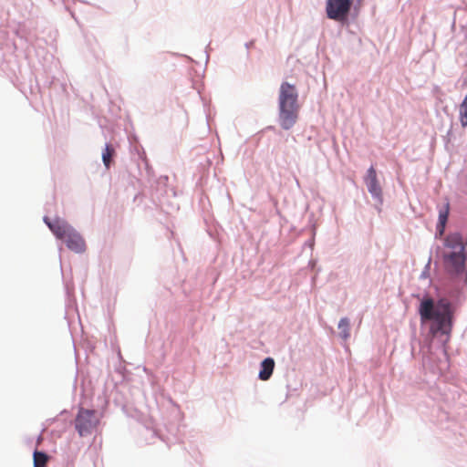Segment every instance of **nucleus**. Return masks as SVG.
<instances>
[{
  "label": "nucleus",
  "mask_w": 467,
  "mask_h": 467,
  "mask_svg": "<svg viewBox=\"0 0 467 467\" xmlns=\"http://www.w3.org/2000/svg\"><path fill=\"white\" fill-rule=\"evenodd\" d=\"M275 368V360L272 358H265L261 363L259 379L261 380H268L273 374Z\"/></svg>",
  "instance_id": "obj_9"
},
{
  "label": "nucleus",
  "mask_w": 467,
  "mask_h": 467,
  "mask_svg": "<svg viewBox=\"0 0 467 467\" xmlns=\"http://www.w3.org/2000/svg\"><path fill=\"white\" fill-rule=\"evenodd\" d=\"M338 328L342 337L347 339L349 337V320L347 317L341 318L338 323Z\"/></svg>",
  "instance_id": "obj_13"
},
{
  "label": "nucleus",
  "mask_w": 467,
  "mask_h": 467,
  "mask_svg": "<svg viewBox=\"0 0 467 467\" xmlns=\"http://www.w3.org/2000/svg\"><path fill=\"white\" fill-rule=\"evenodd\" d=\"M114 154H115L114 148L111 145L107 144L103 150V153H102V161H103L104 165L107 168L109 167L110 162H111V158L113 157Z\"/></svg>",
  "instance_id": "obj_12"
},
{
  "label": "nucleus",
  "mask_w": 467,
  "mask_h": 467,
  "mask_svg": "<svg viewBox=\"0 0 467 467\" xmlns=\"http://www.w3.org/2000/svg\"><path fill=\"white\" fill-rule=\"evenodd\" d=\"M298 91L295 85L284 81L278 92V117L282 129L290 130L299 116Z\"/></svg>",
  "instance_id": "obj_2"
},
{
  "label": "nucleus",
  "mask_w": 467,
  "mask_h": 467,
  "mask_svg": "<svg viewBox=\"0 0 467 467\" xmlns=\"http://www.w3.org/2000/svg\"><path fill=\"white\" fill-rule=\"evenodd\" d=\"M63 241L68 249L76 253H81L85 250V241L74 228L67 234Z\"/></svg>",
  "instance_id": "obj_8"
},
{
  "label": "nucleus",
  "mask_w": 467,
  "mask_h": 467,
  "mask_svg": "<svg viewBox=\"0 0 467 467\" xmlns=\"http://www.w3.org/2000/svg\"><path fill=\"white\" fill-rule=\"evenodd\" d=\"M351 5L349 0H327V16L329 19L344 22L348 16Z\"/></svg>",
  "instance_id": "obj_5"
},
{
  "label": "nucleus",
  "mask_w": 467,
  "mask_h": 467,
  "mask_svg": "<svg viewBox=\"0 0 467 467\" xmlns=\"http://www.w3.org/2000/svg\"><path fill=\"white\" fill-rule=\"evenodd\" d=\"M466 244H463L462 236L458 234H451L444 239L443 264L446 271L451 275H460L465 269L466 254L464 253Z\"/></svg>",
  "instance_id": "obj_3"
},
{
  "label": "nucleus",
  "mask_w": 467,
  "mask_h": 467,
  "mask_svg": "<svg viewBox=\"0 0 467 467\" xmlns=\"http://www.w3.org/2000/svg\"><path fill=\"white\" fill-rule=\"evenodd\" d=\"M466 246H467V240H466Z\"/></svg>",
  "instance_id": "obj_15"
},
{
  "label": "nucleus",
  "mask_w": 467,
  "mask_h": 467,
  "mask_svg": "<svg viewBox=\"0 0 467 467\" xmlns=\"http://www.w3.org/2000/svg\"><path fill=\"white\" fill-rule=\"evenodd\" d=\"M453 312V306L447 298H441L436 304L433 299L425 298L419 307L421 321H435L437 330L443 334H448L451 329Z\"/></svg>",
  "instance_id": "obj_1"
},
{
  "label": "nucleus",
  "mask_w": 467,
  "mask_h": 467,
  "mask_svg": "<svg viewBox=\"0 0 467 467\" xmlns=\"http://www.w3.org/2000/svg\"><path fill=\"white\" fill-rule=\"evenodd\" d=\"M99 425L97 411L80 408L75 418V429L80 437L91 435Z\"/></svg>",
  "instance_id": "obj_4"
},
{
  "label": "nucleus",
  "mask_w": 467,
  "mask_h": 467,
  "mask_svg": "<svg viewBox=\"0 0 467 467\" xmlns=\"http://www.w3.org/2000/svg\"><path fill=\"white\" fill-rule=\"evenodd\" d=\"M364 180H365V182H366V185H367V188H368V191L369 192V193L373 197L381 201L382 190H381L380 184L378 181L377 171L373 166H371L368 170L367 175Z\"/></svg>",
  "instance_id": "obj_7"
},
{
  "label": "nucleus",
  "mask_w": 467,
  "mask_h": 467,
  "mask_svg": "<svg viewBox=\"0 0 467 467\" xmlns=\"http://www.w3.org/2000/svg\"><path fill=\"white\" fill-rule=\"evenodd\" d=\"M349 1H350L351 5L356 3L358 6H360L364 0H349Z\"/></svg>",
  "instance_id": "obj_14"
},
{
  "label": "nucleus",
  "mask_w": 467,
  "mask_h": 467,
  "mask_svg": "<svg viewBox=\"0 0 467 467\" xmlns=\"http://www.w3.org/2000/svg\"><path fill=\"white\" fill-rule=\"evenodd\" d=\"M449 211H450V204H449V202H447L444 205L443 209L440 210V212H439V223H438L437 228L441 234H443L446 223L448 221Z\"/></svg>",
  "instance_id": "obj_10"
},
{
  "label": "nucleus",
  "mask_w": 467,
  "mask_h": 467,
  "mask_svg": "<svg viewBox=\"0 0 467 467\" xmlns=\"http://www.w3.org/2000/svg\"><path fill=\"white\" fill-rule=\"evenodd\" d=\"M44 221L56 237L60 240L67 237V234L73 229L67 222L59 218L51 221L48 217H45Z\"/></svg>",
  "instance_id": "obj_6"
},
{
  "label": "nucleus",
  "mask_w": 467,
  "mask_h": 467,
  "mask_svg": "<svg viewBox=\"0 0 467 467\" xmlns=\"http://www.w3.org/2000/svg\"><path fill=\"white\" fill-rule=\"evenodd\" d=\"M34 467H47L49 457L47 453L35 451L33 454Z\"/></svg>",
  "instance_id": "obj_11"
}]
</instances>
